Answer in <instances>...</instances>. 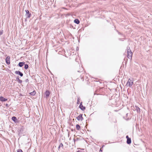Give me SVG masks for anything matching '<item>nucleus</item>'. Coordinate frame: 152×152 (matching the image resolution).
Listing matches in <instances>:
<instances>
[{"label":"nucleus","instance_id":"11","mask_svg":"<svg viewBox=\"0 0 152 152\" xmlns=\"http://www.w3.org/2000/svg\"><path fill=\"white\" fill-rule=\"evenodd\" d=\"M25 62H20L18 64V65L20 67L23 66Z\"/></svg>","mask_w":152,"mask_h":152},{"label":"nucleus","instance_id":"10","mask_svg":"<svg viewBox=\"0 0 152 152\" xmlns=\"http://www.w3.org/2000/svg\"><path fill=\"white\" fill-rule=\"evenodd\" d=\"M7 100V99L4 98L2 96L0 97V101L1 102H5Z\"/></svg>","mask_w":152,"mask_h":152},{"label":"nucleus","instance_id":"21","mask_svg":"<svg viewBox=\"0 0 152 152\" xmlns=\"http://www.w3.org/2000/svg\"><path fill=\"white\" fill-rule=\"evenodd\" d=\"M17 152H23V151L21 149H18L17 150Z\"/></svg>","mask_w":152,"mask_h":152},{"label":"nucleus","instance_id":"9","mask_svg":"<svg viewBox=\"0 0 152 152\" xmlns=\"http://www.w3.org/2000/svg\"><path fill=\"white\" fill-rule=\"evenodd\" d=\"M15 73L16 74H18L20 75L21 77H22L23 75V74L20 71H16L15 72Z\"/></svg>","mask_w":152,"mask_h":152},{"label":"nucleus","instance_id":"6","mask_svg":"<svg viewBox=\"0 0 152 152\" xmlns=\"http://www.w3.org/2000/svg\"><path fill=\"white\" fill-rule=\"evenodd\" d=\"M83 115L82 114H80L77 117V118L78 121H82L83 118L82 117Z\"/></svg>","mask_w":152,"mask_h":152},{"label":"nucleus","instance_id":"18","mask_svg":"<svg viewBox=\"0 0 152 152\" xmlns=\"http://www.w3.org/2000/svg\"><path fill=\"white\" fill-rule=\"evenodd\" d=\"M17 80L18 81L19 83H21L22 82V80H20L19 79L18 77H17L16 78Z\"/></svg>","mask_w":152,"mask_h":152},{"label":"nucleus","instance_id":"4","mask_svg":"<svg viewBox=\"0 0 152 152\" xmlns=\"http://www.w3.org/2000/svg\"><path fill=\"white\" fill-rule=\"evenodd\" d=\"M24 128L23 126L21 127V128H20L18 129V132L19 134H23V132L24 131Z\"/></svg>","mask_w":152,"mask_h":152},{"label":"nucleus","instance_id":"7","mask_svg":"<svg viewBox=\"0 0 152 152\" xmlns=\"http://www.w3.org/2000/svg\"><path fill=\"white\" fill-rule=\"evenodd\" d=\"M80 108L82 110H84L86 109V107H83L82 105V102H81L80 103L79 106Z\"/></svg>","mask_w":152,"mask_h":152},{"label":"nucleus","instance_id":"2","mask_svg":"<svg viewBox=\"0 0 152 152\" xmlns=\"http://www.w3.org/2000/svg\"><path fill=\"white\" fill-rule=\"evenodd\" d=\"M133 82L132 81V80L129 79L126 85L127 86L131 87L133 84Z\"/></svg>","mask_w":152,"mask_h":152},{"label":"nucleus","instance_id":"16","mask_svg":"<svg viewBox=\"0 0 152 152\" xmlns=\"http://www.w3.org/2000/svg\"><path fill=\"white\" fill-rule=\"evenodd\" d=\"M76 129L78 130H79L80 129V126L78 124H77L76 125Z\"/></svg>","mask_w":152,"mask_h":152},{"label":"nucleus","instance_id":"12","mask_svg":"<svg viewBox=\"0 0 152 152\" xmlns=\"http://www.w3.org/2000/svg\"><path fill=\"white\" fill-rule=\"evenodd\" d=\"M63 145L62 143H60L58 147V150L59 151L61 149V148H63Z\"/></svg>","mask_w":152,"mask_h":152},{"label":"nucleus","instance_id":"20","mask_svg":"<svg viewBox=\"0 0 152 152\" xmlns=\"http://www.w3.org/2000/svg\"><path fill=\"white\" fill-rule=\"evenodd\" d=\"M24 68L26 69H27L28 67V66L27 64H25Z\"/></svg>","mask_w":152,"mask_h":152},{"label":"nucleus","instance_id":"8","mask_svg":"<svg viewBox=\"0 0 152 152\" xmlns=\"http://www.w3.org/2000/svg\"><path fill=\"white\" fill-rule=\"evenodd\" d=\"M50 94V92L49 91L47 90L45 93V97L48 98Z\"/></svg>","mask_w":152,"mask_h":152},{"label":"nucleus","instance_id":"25","mask_svg":"<svg viewBox=\"0 0 152 152\" xmlns=\"http://www.w3.org/2000/svg\"><path fill=\"white\" fill-rule=\"evenodd\" d=\"M102 152V148H101L100 149V150L99 152Z\"/></svg>","mask_w":152,"mask_h":152},{"label":"nucleus","instance_id":"14","mask_svg":"<svg viewBox=\"0 0 152 152\" xmlns=\"http://www.w3.org/2000/svg\"><path fill=\"white\" fill-rule=\"evenodd\" d=\"M135 110H136L137 113L140 112V108L137 106H135Z\"/></svg>","mask_w":152,"mask_h":152},{"label":"nucleus","instance_id":"28","mask_svg":"<svg viewBox=\"0 0 152 152\" xmlns=\"http://www.w3.org/2000/svg\"><path fill=\"white\" fill-rule=\"evenodd\" d=\"M2 53L3 54H4V53L3 52Z\"/></svg>","mask_w":152,"mask_h":152},{"label":"nucleus","instance_id":"1","mask_svg":"<svg viewBox=\"0 0 152 152\" xmlns=\"http://www.w3.org/2000/svg\"><path fill=\"white\" fill-rule=\"evenodd\" d=\"M127 57L128 58L131 59L132 55V52L131 50L129 47H127Z\"/></svg>","mask_w":152,"mask_h":152},{"label":"nucleus","instance_id":"15","mask_svg":"<svg viewBox=\"0 0 152 152\" xmlns=\"http://www.w3.org/2000/svg\"><path fill=\"white\" fill-rule=\"evenodd\" d=\"M74 22L77 24H78L80 23V21L78 19H75L74 20Z\"/></svg>","mask_w":152,"mask_h":152},{"label":"nucleus","instance_id":"19","mask_svg":"<svg viewBox=\"0 0 152 152\" xmlns=\"http://www.w3.org/2000/svg\"><path fill=\"white\" fill-rule=\"evenodd\" d=\"M36 94V92L35 91L30 93V94L31 95H34Z\"/></svg>","mask_w":152,"mask_h":152},{"label":"nucleus","instance_id":"24","mask_svg":"<svg viewBox=\"0 0 152 152\" xmlns=\"http://www.w3.org/2000/svg\"><path fill=\"white\" fill-rule=\"evenodd\" d=\"M126 138L127 139V140L128 139V138H130L127 135L126 137Z\"/></svg>","mask_w":152,"mask_h":152},{"label":"nucleus","instance_id":"17","mask_svg":"<svg viewBox=\"0 0 152 152\" xmlns=\"http://www.w3.org/2000/svg\"><path fill=\"white\" fill-rule=\"evenodd\" d=\"M12 119L15 122L17 120L16 117L15 116L12 117Z\"/></svg>","mask_w":152,"mask_h":152},{"label":"nucleus","instance_id":"5","mask_svg":"<svg viewBox=\"0 0 152 152\" xmlns=\"http://www.w3.org/2000/svg\"><path fill=\"white\" fill-rule=\"evenodd\" d=\"M10 56H8L5 59L6 62L7 64H10Z\"/></svg>","mask_w":152,"mask_h":152},{"label":"nucleus","instance_id":"27","mask_svg":"<svg viewBox=\"0 0 152 152\" xmlns=\"http://www.w3.org/2000/svg\"><path fill=\"white\" fill-rule=\"evenodd\" d=\"M6 106L7 107H9V105H8V104H6Z\"/></svg>","mask_w":152,"mask_h":152},{"label":"nucleus","instance_id":"3","mask_svg":"<svg viewBox=\"0 0 152 152\" xmlns=\"http://www.w3.org/2000/svg\"><path fill=\"white\" fill-rule=\"evenodd\" d=\"M25 12H26V18H30L31 15V14L30 13L29 11L28 10H26Z\"/></svg>","mask_w":152,"mask_h":152},{"label":"nucleus","instance_id":"22","mask_svg":"<svg viewBox=\"0 0 152 152\" xmlns=\"http://www.w3.org/2000/svg\"><path fill=\"white\" fill-rule=\"evenodd\" d=\"M80 99L79 98H78L77 99V104H79L80 102Z\"/></svg>","mask_w":152,"mask_h":152},{"label":"nucleus","instance_id":"26","mask_svg":"<svg viewBox=\"0 0 152 152\" xmlns=\"http://www.w3.org/2000/svg\"><path fill=\"white\" fill-rule=\"evenodd\" d=\"M3 34V32H2L1 31H0V35H1Z\"/></svg>","mask_w":152,"mask_h":152},{"label":"nucleus","instance_id":"23","mask_svg":"<svg viewBox=\"0 0 152 152\" xmlns=\"http://www.w3.org/2000/svg\"><path fill=\"white\" fill-rule=\"evenodd\" d=\"M28 81H29V80H28V79H26V80H25V82H26V83H27V82H28Z\"/></svg>","mask_w":152,"mask_h":152},{"label":"nucleus","instance_id":"13","mask_svg":"<svg viewBox=\"0 0 152 152\" xmlns=\"http://www.w3.org/2000/svg\"><path fill=\"white\" fill-rule=\"evenodd\" d=\"M126 142L128 144H129L131 143V138H128Z\"/></svg>","mask_w":152,"mask_h":152}]
</instances>
